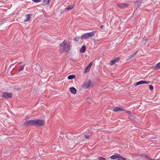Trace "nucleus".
<instances>
[{
  "instance_id": "nucleus-1",
  "label": "nucleus",
  "mask_w": 160,
  "mask_h": 160,
  "mask_svg": "<svg viewBox=\"0 0 160 160\" xmlns=\"http://www.w3.org/2000/svg\"><path fill=\"white\" fill-rule=\"evenodd\" d=\"M70 43L67 40H64L60 45V51L62 53L67 52L70 49Z\"/></svg>"
},
{
  "instance_id": "nucleus-2",
  "label": "nucleus",
  "mask_w": 160,
  "mask_h": 160,
  "mask_svg": "<svg viewBox=\"0 0 160 160\" xmlns=\"http://www.w3.org/2000/svg\"><path fill=\"white\" fill-rule=\"evenodd\" d=\"M96 32V31H94L90 32L84 33L81 36V38L84 39H88L92 36H95Z\"/></svg>"
},
{
  "instance_id": "nucleus-3",
  "label": "nucleus",
  "mask_w": 160,
  "mask_h": 160,
  "mask_svg": "<svg viewBox=\"0 0 160 160\" xmlns=\"http://www.w3.org/2000/svg\"><path fill=\"white\" fill-rule=\"evenodd\" d=\"M24 125L25 126L34 125H35V120L28 121L25 123Z\"/></svg>"
},
{
  "instance_id": "nucleus-4",
  "label": "nucleus",
  "mask_w": 160,
  "mask_h": 160,
  "mask_svg": "<svg viewBox=\"0 0 160 160\" xmlns=\"http://www.w3.org/2000/svg\"><path fill=\"white\" fill-rule=\"evenodd\" d=\"M44 124V122L41 120H35V125L42 126Z\"/></svg>"
},
{
  "instance_id": "nucleus-5",
  "label": "nucleus",
  "mask_w": 160,
  "mask_h": 160,
  "mask_svg": "<svg viewBox=\"0 0 160 160\" xmlns=\"http://www.w3.org/2000/svg\"><path fill=\"white\" fill-rule=\"evenodd\" d=\"M118 6L120 8H128V5L124 3H119L117 4Z\"/></svg>"
},
{
  "instance_id": "nucleus-6",
  "label": "nucleus",
  "mask_w": 160,
  "mask_h": 160,
  "mask_svg": "<svg viewBox=\"0 0 160 160\" xmlns=\"http://www.w3.org/2000/svg\"><path fill=\"white\" fill-rule=\"evenodd\" d=\"M151 83V82L150 81H141L138 82L136 83V85H135L136 86L137 85H138L142 84H149Z\"/></svg>"
},
{
  "instance_id": "nucleus-7",
  "label": "nucleus",
  "mask_w": 160,
  "mask_h": 160,
  "mask_svg": "<svg viewBox=\"0 0 160 160\" xmlns=\"http://www.w3.org/2000/svg\"><path fill=\"white\" fill-rule=\"evenodd\" d=\"M91 84L90 81H88L85 82L83 85V87L85 89H87L90 86Z\"/></svg>"
},
{
  "instance_id": "nucleus-8",
  "label": "nucleus",
  "mask_w": 160,
  "mask_h": 160,
  "mask_svg": "<svg viewBox=\"0 0 160 160\" xmlns=\"http://www.w3.org/2000/svg\"><path fill=\"white\" fill-rule=\"evenodd\" d=\"M119 60V58H116L115 59H114L111 61L110 62V64L111 65H112L115 64L116 62H118Z\"/></svg>"
},
{
  "instance_id": "nucleus-9",
  "label": "nucleus",
  "mask_w": 160,
  "mask_h": 160,
  "mask_svg": "<svg viewBox=\"0 0 160 160\" xmlns=\"http://www.w3.org/2000/svg\"><path fill=\"white\" fill-rule=\"evenodd\" d=\"M120 155L118 154H116L115 155H113L110 157V158L112 159H115L116 158H118V159L120 157Z\"/></svg>"
},
{
  "instance_id": "nucleus-10",
  "label": "nucleus",
  "mask_w": 160,
  "mask_h": 160,
  "mask_svg": "<svg viewBox=\"0 0 160 160\" xmlns=\"http://www.w3.org/2000/svg\"><path fill=\"white\" fill-rule=\"evenodd\" d=\"M113 111L115 112H118V111H123L124 110L122 108L118 107H115L113 108Z\"/></svg>"
},
{
  "instance_id": "nucleus-11",
  "label": "nucleus",
  "mask_w": 160,
  "mask_h": 160,
  "mask_svg": "<svg viewBox=\"0 0 160 160\" xmlns=\"http://www.w3.org/2000/svg\"><path fill=\"white\" fill-rule=\"evenodd\" d=\"M69 91L72 94H75L76 93V89L73 87L70 88Z\"/></svg>"
},
{
  "instance_id": "nucleus-12",
  "label": "nucleus",
  "mask_w": 160,
  "mask_h": 160,
  "mask_svg": "<svg viewBox=\"0 0 160 160\" xmlns=\"http://www.w3.org/2000/svg\"><path fill=\"white\" fill-rule=\"evenodd\" d=\"M2 97L5 98H10V94L7 92H3Z\"/></svg>"
},
{
  "instance_id": "nucleus-13",
  "label": "nucleus",
  "mask_w": 160,
  "mask_h": 160,
  "mask_svg": "<svg viewBox=\"0 0 160 160\" xmlns=\"http://www.w3.org/2000/svg\"><path fill=\"white\" fill-rule=\"evenodd\" d=\"M74 7L73 5H68L67 7L65 8V10H69L73 8Z\"/></svg>"
},
{
  "instance_id": "nucleus-14",
  "label": "nucleus",
  "mask_w": 160,
  "mask_h": 160,
  "mask_svg": "<svg viewBox=\"0 0 160 160\" xmlns=\"http://www.w3.org/2000/svg\"><path fill=\"white\" fill-rule=\"evenodd\" d=\"M86 50V47L84 46H83L80 50V52L82 53H84L85 52Z\"/></svg>"
},
{
  "instance_id": "nucleus-15",
  "label": "nucleus",
  "mask_w": 160,
  "mask_h": 160,
  "mask_svg": "<svg viewBox=\"0 0 160 160\" xmlns=\"http://www.w3.org/2000/svg\"><path fill=\"white\" fill-rule=\"evenodd\" d=\"M76 78V76L74 75H70L68 77V78L69 79H72L75 78Z\"/></svg>"
},
{
  "instance_id": "nucleus-16",
  "label": "nucleus",
  "mask_w": 160,
  "mask_h": 160,
  "mask_svg": "<svg viewBox=\"0 0 160 160\" xmlns=\"http://www.w3.org/2000/svg\"><path fill=\"white\" fill-rule=\"evenodd\" d=\"M49 2V0H43L42 2L43 5H48Z\"/></svg>"
},
{
  "instance_id": "nucleus-17",
  "label": "nucleus",
  "mask_w": 160,
  "mask_h": 160,
  "mask_svg": "<svg viewBox=\"0 0 160 160\" xmlns=\"http://www.w3.org/2000/svg\"><path fill=\"white\" fill-rule=\"evenodd\" d=\"M155 69H159L160 68V62L157 63L156 65L154 68Z\"/></svg>"
},
{
  "instance_id": "nucleus-18",
  "label": "nucleus",
  "mask_w": 160,
  "mask_h": 160,
  "mask_svg": "<svg viewBox=\"0 0 160 160\" xmlns=\"http://www.w3.org/2000/svg\"><path fill=\"white\" fill-rule=\"evenodd\" d=\"M91 67L88 66L86 68L85 71H84V73H87L88 72L90 69Z\"/></svg>"
},
{
  "instance_id": "nucleus-19",
  "label": "nucleus",
  "mask_w": 160,
  "mask_h": 160,
  "mask_svg": "<svg viewBox=\"0 0 160 160\" xmlns=\"http://www.w3.org/2000/svg\"><path fill=\"white\" fill-rule=\"evenodd\" d=\"M26 17L27 19L24 21L25 22L28 21L29 20L30 18V15L29 14H27L26 15Z\"/></svg>"
},
{
  "instance_id": "nucleus-20",
  "label": "nucleus",
  "mask_w": 160,
  "mask_h": 160,
  "mask_svg": "<svg viewBox=\"0 0 160 160\" xmlns=\"http://www.w3.org/2000/svg\"><path fill=\"white\" fill-rule=\"evenodd\" d=\"M74 39L75 41H78L80 39V37L76 36V37H74Z\"/></svg>"
},
{
  "instance_id": "nucleus-21",
  "label": "nucleus",
  "mask_w": 160,
  "mask_h": 160,
  "mask_svg": "<svg viewBox=\"0 0 160 160\" xmlns=\"http://www.w3.org/2000/svg\"><path fill=\"white\" fill-rule=\"evenodd\" d=\"M24 65H23V66H21L20 68L18 70V71H19V72H20L24 68Z\"/></svg>"
},
{
  "instance_id": "nucleus-22",
  "label": "nucleus",
  "mask_w": 160,
  "mask_h": 160,
  "mask_svg": "<svg viewBox=\"0 0 160 160\" xmlns=\"http://www.w3.org/2000/svg\"><path fill=\"white\" fill-rule=\"evenodd\" d=\"M118 160H127V159L125 158L122 157V156L121 155H120V157L118 159Z\"/></svg>"
},
{
  "instance_id": "nucleus-23",
  "label": "nucleus",
  "mask_w": 160,
  "mask_h": 160,
  "mask_svg": "<svg viewBox=\"0 0 160 160\" xmlns=\"http://www.w3.org/2000/svg\"><path fill=\"white\" fill-rule=\"evenodd\" d=\"M137 52H136V53H134L133 54V55H132L131 56L129 57H128V59H130L131 58H133L136 54Z\"/></svg>"
},
{
  "instance_id": "nucleus-24",
  "label": "nucleus",
  "mask_w": 160,
  "mask_h": 160,
  "mask_svg": "<svg viewBox=\"0 0 160 160\" xmlns=\"http://www.w3.org/2000/svg\"><path fill=\"white\" fill-rule=\"evenodd\" d=\"M149 89L151 90H152L153 89V87L152 85H150Z\"/></svg>"
},
{
  "instance_id": "nucleus-25",
  "label": "nucleus",
  "mask_w": 160,
  "mask_h": 160,
  "mask_svg": "<svg viewBox=\"0 0 160 160\" xmlns=\"http://www.w3.org/2000/svg\"><path fill=\"white\" fill-rule=\"evenodd\" d=\"M32 1L35 2H38L41 1V0H32Z\"/></svg>"
},
{
  "instance_id": "nucleus-26",
  "label": "nucleus",
  "mask_w": 160,
  "mask_h": 160,
  "mask_svg": "<svg viewBox=\"0 0 160 160\" xmlns=\"http://www.w3.org/2000/svg\"><path fill=\"white\" fill-rule=\"evenodd\" d=\"M98 160H105V158L102 157H99L98 158Z\"/></svg>"
},
{
  "instance_id": "nucleus-27",
  "label": "nucleus",
  "mask_w": 160,
  "mask_h": 160,
  "mask_svg": "<svg viewBox=\"0 0 160 160\" xmlns=\"http://www.w3.org/2000/svg\"><path fill=\"white\" fill-rule=\"evenodd\" d=\"M129 118L130 119H132V120H133L134 118V116H130Z\"/></svg>"
},
{
  "instance_id": "nucleus-28",
  "label": "nucleus",
  "mask_w": 160,
  "mask_h": 160,
  "mask_svg": "<svg viewBox=\"0 0 160 160\" xmlns=\"http://www.w3.org/2000/svg\"><path fill=\"white\" fill-rule=\"evenodd\" d=\"M126 112L129 114H130L132 113L131 111H126Z\"/></svg>"
},
{
  "instance_id": "nucleus-29",
  "label": "nucleus",
  "mask_w": 160,
  "mask_h": 160,
  "mask_svg": "<svg viewBox=\"0 0 160 160\" xmlns=\"http://www.w3.org/2000/svg\"><path fill=\"white\" fill-rule=\"evenodd\" d=\"M146 158H147V159H149L150 160H158L157 159V160H154V159H151L150 158L148 157L147 156H146Z\"/></svg>"
},
{
  "instance_id": "nucleus-30",
  "label": "nucleus",
  "mask_w": 160,
  "mask_h": 160,
  "mask_svg": "<svg viewBox=\"0 0 160 160\" xmlns=\"http://www.w3.org/2000/svg\"><path fill=\"white\" fill-rule=\"evenodd\" d=\"M92 64H93L92 62H91L88 66H89L91 68V67L92 66Z\"/></svg>"
},
{
  "instance_id": "nucleus-31",
  "label": "nucleus",
  "mask_w": 160,
  "mask_h": 160,
  "mask_svg": "<svg viewBox=\"0 0 160 160\" xmlns=\"http://www.w3.org/2000/svg\"><path fill=\"white\" fill-rule=\"evenodd\" d=\"M85 138L87 139H88L89 138V136H88V135H86L85 136Z\"/></svg>"
},
{
  "instance_id": "nucleus-32",
  "label": "nucleus",
  "mask_w": 160,
  "mask_h": 160,
  "mask_svg": "<svg viewBox=\"0 0 160 160\" xmlns=\"http://www.w3.org/2000/svg\"><path fill=\"white\" fill-rule=\"evenodd\" d=\"M103 25H102L101 26H100V28H103Z\"/></svg>"
}]
</instances>
